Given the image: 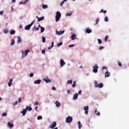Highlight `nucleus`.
<instances>
[{"mask_svg": "<svg viewBox=\"0 0 129 129\" xmlns=\"http://www.w3.org/2000/svg\"><path fill=\"white\" fill-rule=\"evenodd\" d=\"M37 109H38V107H35V110H37Z\"/></svg>", "mask_w": 129, "mask_h": 129, "instance_id": "63", "label": "nucleus"}, {"mask_svg": "<svg viewBox=\"0 0 129 129\" xmlns=\"http://www.w3.org/2000/svg\"><path fill=\"white\" fill-rule=\"evenodd\" d=\"M40 29H41V33H43L44 31H45V28L43 27H40Z\"/></svg>", "mask_w": 129, "mask_h": 129, "instance_id": "32", "label": "nucleus"}, {"mask_svg": "<svg viewBox=\"0 0 129 129\" xmlns=\"http://www.w3.org/2000/svg\"><path fill=\"white\" fill-rule=\"evenodd\" d=\"M8 127H10V128H12V127H14V124H12L11 122H8Z\"/></svg>", "mask_w": 129, "mask_h": 129, "instance_id": "12", "label": "nucleus"}, {"mask_svg": "<svg viewBox=\"0 0 129 129\" xmlns=\"http://www.w3.org/2000/svg\"><path fill=\"white\" fill-rule=\"evenodd\" d=\"M38 104H39V102H35L34 103V105H38Z\"/></svg>", "mask_w": 129, "mask_h": 129, "instance_id": "54", "label": "nucleus"}, {"mask_svg": "<svg viewBox=\"0 0 129 129\" xmlns=\"http://www.w3.org/2000/svg\"><path fill=\"white\" fill-rule=\"evenodd\" d=\"M30 52V50L27 49L25 51V52L22 51V57L24 58V57H26L27 55H28V53Z\"/></svg>", "mask_w": 129, "mask_h": 129, "instance_id": "5", "label": "nucleus"}, {"mask_svg": "<svg viewBox=\"0 0 129 129\" xmlns=\"http://www.w3.org/2000/svg\"><path fill=\"white\" fill-rule=\"evenodd\" d=\"M44 17H42L41 18H38V20H37L38 22H41V21H43V20H44Z\"/></svg>", "mask_w": 129, "mask_h": 129, "instance_id": "31", "label": "nucleus"}, {"mask_svg": "<svg viewBox=\"0 0 129 129\" xmlns=\"http://www.w3.org/2000/svg\"><path fill=\"white\" fill-rule=\"evenodd\" d=\"M41 27H42V26H41V25H39L38 27L40 29V28H41Z\"/></svg>", "mask_w": 129, "mask_h": 129, "instance_id": "62", "label": "nucleus"}, {"mask_svg": "<svg viewBox=\"0 0 129 129\" xmlns=\"http://www.w3.org/2000/svg\"><path fill=\"white\" fill-rule=\"evenodd\" d=\"M94 84H95V87L96 88H97V87H98V84H97V81H94Z\"/></svg>", "mask_w": 129, "mask_h": 129, "instance_id": "28", "label": "nucleus"}, {"mask_svg": "<svg viewBox=\"0 0 129 129\" xmlns=\"http://www.w3.org/2000/svg\"><path fill=\"white\" fill-rule=\"evenodd\" d=\"M95 113L97 115V116H100V112L99 111H97V109H96L95 111Z\"/></svg>", "mask_w": 129, "mask_h": 129, "instance_id": "15", "label": "nucleus"}, {"mask_svg": "<svg viewBox=\"0 0 129 129\" xmlns=\"http://www.w3.org/2000/svg\"><path fill=\"white\" fill-rule=\"evenodd\" d=\"M63 45V42H60L57 44V46L60 47V46H62Z\"/></svg>", "mask_w": 129, "mask_h": 129, "instance_id": "41", "label": "nucleus"}, {"mask_svg": "<svg viewBox=\"0 0 129 129\" xmlns=\"http://www.w3.org/2000/svg\"><path fill=\"white\" fill-rule=\"evenodd\" d=\"M26 110H28V111H31V110H32V108L31 107H29V106H27L26 107Z\"/></svg>", "mask_w": 129, "mask_h": 129, "instance_id": "18", "label": "nucleus"}, {"mask_svg": "<svg viewBox=\"0 0 129 129\" xmlns=\"http://www.w3.org/2000/svg\"><path fill=\"white\" fill-rule=\"evenodd\" d=\"M98 44H101V43H102V42L101 41V39H98Z\"/></svg>", "mask_w": 129, "mask_h": 129, "instance_id": "47", "label": "nucleus"}, {"mask_svg": "<svg viewBox=\"0 0 129 129\" xmlns=\"http://www.w3.org/2000/svg\"><path fill=\"white\" fill-rule=\"evenodd\" d=\"M67 93H68V94H70V90H67Z\"/></svg>", "mask_w": 129, "mask_h": 129, "instance_id": "58", "label": "nucleus"}, {"mask_svg": "<svg viewBox=\"0 0 129 129\" xmlns=\"http://www.w3.org/2000/svg\"><path fill=\"white\" fill-rule=\"evenodd\" d=\"M35 23V21H33L30 24H29L25 26V29L28 31V30H30L31 29V27H32V25H34V23Z\"/></svg>", "mask_w": 129, "mask_h": 129, "instance_id": "2", "label": "nucleus"}, {"mask_svg": "<svg viewBox=\"0 0 129 129\" xmlns=\"http://www.w3.org/2000/svg\"><path fill=\"white\" fill-rule=\"evenodd\" d=\"M106 10H103V9H102L100 13H103V14H106Z\"/></svg>", "mask_w": 129, "mask_h": 129, "instance_id": "35", "label": "nucleus"}, {"mask_svg": "<svg viewBox=\"0 0 129 129\" xmlns=\"http://www.w3.org/2000/svg\"><path fill=\"white\" fill-rule=\"evenodd\" d=\"M39 30L40 28L39 27H36V26H34L33 28V31H39Z\"/></svg>", "mask_w": 129, "mask_h": 129, "instance_id": "23", "label": "nucleus"}, {"mask_svg": "<svg viewBox=\"0 0 129 129\" xmlns=\"http://www.w3.org/2000/svg\"><path fill=\"white\" fill-rule=\"evenodd\" d=\"M72 15V12L70 13H67L66 16V17H70V16H71Z\"/></svg>", "mask_w": 129, "mask_h": 129, "instance_id": "39", "label": "nucleus"}, {"mask_svg": "<svg viewBox=\"0 0 129 129\" xmlns=\"http://www.w3.org/2000/svg\"><path fill=\"white\" fill-rule=\"evenodd\" d=\"M118 65L119 66V67H121V62L120 61H118Z\"/></svg>", "mask_w": 129, "mask_h": 129, "instance_id": "43", "label": "nucleus"}, {"mask_svg": "<svg viewBox=\"0 0 129 129\" xmlns=\"http://www.w3.org/2000/svg\"><path fill=\"white\" fill-rule=\"evenodd\" d=\"M2 115H3V116H7V113H3L2 114Z\"/></svg>", "mask_w": 129, "mask_h": 129, "instance_id": "50", "label": "nucleus"}, {"mask_svg": "<svg viewBox=\"0 0 129 129\" xmlns=\"http://www.w3.org/2000/svg\"><path fill=\"white\" fill-rule=\"evenodd\" d=\"M18 41H17V43H21L22 42V38H21V37L20 36H18Z\"/></svg>", "mask_w": 129, "mask_h": 129, "instance_id": "25", "label": "nucleus"}, {"mask_svg": "<svg viewBox=\"0 0 129 129\" xmlns=\"http://www.w3.org/2000/svg\"><path fill=\"white\" fill-rule=\"evenodd\" d=\"M60 64L61 67H63L65 64V61L63 59H60Z\"/></svg>", "mask_w": 129, "mask_h": 129, "instance_id": "11", "label": "nucleus"}, {"mask_svg": "<svg viewBox=\"0 0 129 129\" xmlns=\"http://www.w3.org/2000/svg\"><path fill=\"white\" fill-rule=\"evenodd\" d=\"M83 67H82V66H80V67H79V68H83Z\"/></svg>", "mask_w": 129, "mask_h": 129, "instance_id": "64", "label": "nucleus"}, {"mask_svg": "<svg viewBox=\"0 0 129 129\" xmlns=\"http://www.w3.org/2000/svg\"><path fill=\"white\" fill-rule=\"evenodd\" d=\"M108 40V35H106L104 39L105 42H107Z\"/></svg>", "mask_w": 129, "mask_h": 129, "instance_id": "34", "label": "nucleus"}, {"mask_svg": "<svg viewBox=\"0 0 129 129\" xmlns=\"http://www.w3.org/2000/svg\"><path fill=\"white\" fill-rule=\"evenodd\" d=\"M64 30L63 31H58L57 30L56 31V35H58L60 36V35H62V34H64Z\"/></svg>", "mask_w": 129, "mask_h": 129, "instance_id": "9", "label": "nucleus"}, {"mask_svg": "<svg viewBox=\"0 0 129 129\" xmlns=\"http://www.w3.org/2000/svg\"><path fill=\"white\" fill-rule=\"evenodd\" d=\"M60 18H61V13L60 12L57 11L55 16V20L56 22H59V20H60Z\"/></svg>", "mask_w": 129, "mask_h": 129, "instance_id": "1", "label": "nucleus"}, {"mask_svg": "<svg viewBox=\"0 0 129 129\" xmlns=\"http://www.w3.org/2000/svg\"><path fill=\"white\" fill-rule=\"evenodd\" d=\"M64 3H65V1L64 0L60 4V5L61 7L63 6V5H64Z\"/></svg>", "mask_w": 129, "mask_h": 129, "instance_id": "46", "label": "nucleus"}, {"mask_svg": "<svg viewBox=\"0 0 129 129\" xmlns=\"http://www.w3.org/2000/svg\"><path fill=\"white\" fill-rule=\"evenodd\" d=\"M4 14V11H0V15L2 16Z\"/></svg>", "mask_w": 129, "mask_h": 129, "instance_id": "57", "label": "nucleus"}, {"mask_svg": "<svg viewBox=\"0 0 129 129\" xmlns=\"http://www.w3.org/2000/svg\"><path fill=\"white\" fill-rule=\"evenodd\" d=\"M104 69H106V70H107V68L106 67H103L102 68V70H104Z\"/></svg>", "mask_w": 129, "mask_h": 129, "instance_id": "48", "label": "nucleus"}, {"mask_svg": "<svg viewBox=\"0 0 129 129\" xmlns=\"http://www.w3.org/2000/svg\"><path fill=\"white\" fill-rule=\"evenodd\" d=\"M14 45H15V39H12L11 43V46H14Z\"/></svg>", "mask_w": 129, "mask_h": 129, "instance_id": "29", "label": "nucleus"}, {"mask_svg": "<svg viewBox=\"0 0 129 129\" xmlns=\"http://www.w3.org/2000/svg\"><path fill=\"white\" fill-rule=\"evenodd\" d=\"M54 47V41L51 43V46L48 47V50H51L52 48Z\"/></svg>", "mask_w": 129, "mask_h": 129, "instance_id": "22", "label": "nucleus"}, {"mask_svg": "<svg viewBox=\"0 0 129 129\" xmlns=\"http://www.w3.org/2000/svg\"><path fill=\"white\" fill-rule=\"evenodd\" d=\"M42 39L43 43H45V42H46V38H45V37L42 36Z\"/></svg>", "mask_w": 129, "mask_h": 129, "instance_id": "37", "label": "nucleus"}, {"mask_svg": "<svg viewBox=\"0 0 129 129\" xmlns=\"http://www.w3.org/2000/svg\"><path fill=\"white\" fill-rule=\"evenodd\" d=\"M72 120H73V118H72V116H69L67 117L66 122L71 123L72 122Z\"/></svg>", "mask_w": 129, "mask_h": 129, "instance_id": "3", "label": "nucleus"}, {"mask_svg": "<svg viewBox=\"0 0 129 129\" xmlns=\"http://www.w3.org/2000/svg\"><path fill=\"white\" fill-rule=\"evenodd\" d=\"M42 118H43V117H42V116H38L37 117V119L39 120L40 119H42Z\"/></svg>", "mask_w": 129, "mask_h": 129, "instance_id": "44", "label": "nucleus"}, {"mask_svg": "<svg viewBox=\"0 0 129 129\" xmlns=\"http://www.w3.org/2000/svg\"><path fill=\"white\" fill-rule=\"evenodd\" d=\"M82 92V91L81 90H80L78 92V94H80Z\"/></svg>", "mask_w": 129, "mask_h": 129, "instance_id": "60", "label": "nucleus"}, {"mask_svg": "<svg viewBox=\"0 0 129 129\" xmlns=\"http://www.w3.org/2000/svg\"><path fill=\"white\" fill-rule=\"evenodd\" d=\"M4 32L5 34H8V33H9V30L8 29H5Z\"/></svg>", "mask_w": 129, "mask_h": 129, "instance_id": "45", "label": "nucleus"}, {"mask_svg": "<svg viewBox=\"0 0 129 129\" xmlns=\"http://www.w3.org/2000/svg\"><path fill=\"white\" fill-rule=\"evenodd\" d=\"M79 128H81L82 127V124H81V122H78Z\"/></svg>", "mask_w": 129, "mask_h": 129, "instance_id": "30", "label": "nucleus"}, {"mask_svg": "<svg viewBox=\"0 0 129 129\" xmlns=\"http://www.w3.org/2000/svg\"><path fill=\"white\" fill-rule=\"evenodd\" d=\"M22 101V98H19L18 99V102H21Z\"/></svg>", "mask_w": 129, "mask_h": 129, "instance_id": "53", "label": "nucleus"}, {"mask_svg": "<svg viewBox=\"0 0 129 129\" xmlns=\"http://www.w3.org/2000/svg\"><path fill=\"white\" fill-rule=\"evenodd\" d=\"M75 86H76V81H74L72 85V87H75Z\"/></svg>", "mask_w": 129, "mask_h": 129, "instance_id": "40", "label": "nucleus"}, {"mask_svg": "<svg viewBox=\"0 0 129 129\" xmlns=\"http://www.w3.org/2000/svg\"><path fill=\"white\" fill-rule=\"evenodd\" d=\"M71 40H75L76 39V34H73L71 36Z\"/></svg>", "mask_w": 129, "mask_h": 129, "instance_id": "20", "label": "nucleus"}, {"mask_svg": "<svg viewBox=\"0 0 129 129\" xmlns=\"http://www.w3.org/2000/svg\"><path fill=\"white\" fill-rule=\"evenodd\" d=\"M33 76H34V74L33 73H31L30 74V77H33Z\"/></svg>", "mask_w": 129, "mask_h": 129, "instance_id": "52", "label": "nucleus"}, {"mask_svg": "<svg viewBox=\"0 0 129 129\" xmlns=\"http://www.w3.org/2000/svg\"><path fill=\"white\" fill-rule=\"evenodd\" d=\"M12 82H13V79H11L9 80V82L8 83V85L9 87H11V86H12V84H13Z\"/></svg>", "mask_w": 129, "mask_h": 129, "instance_id": "13", "label": "nucleus"}, {"mask_svg": "<svg viewBox=\"0 0 129 129\" xmlns=\"http://www.w3.org/2000/svg\"><path fill=\"white\" fill-rule=\"evenodd\" d=\"M56 125H57V123L56 122L54 121L52 124L49 126L50 128H54V127H56Z\"/></svg>", "mask_w": 129, "mask_h": 129, "instance_id": "7", "label": "nucleus"}, {"mask_svg": "<svg viewBox=\"0 0 129 129\" xmlns=\"http://www.w3.org/2000/svg\"><path fill=\"white\" fill-rule=\"evenodd\" d=\"M72 80H68V82H67V84H72Z\"/></svg>", "mask_w": 129, "mask_h": 129, "instance_id": "36", "label": "nucleus"}, {"mask_svg": "<svg viewBox=\"0 0 129 129\" xmlns=\"http://www.w3.org/2000/svg\"><path fill=\"white\" fill-rule=\"evenodd\" d=\"M91 32H92L91 29H89V28H87L86 30V33H87L88 34H90Z\"/></svg>", "mask_w": 129, "mask_h": 129, "instance_id": "16", "label": "nucleus"}, {"mask_svg": "<svg viewBox=\"0 0 129 129\" xmlns=\"http://www.w3.org/2000/svg\"><path fill=\"white\" fill-rule=\"evenodd\" d=\"M75 46V44H71L69 46V48H71V47H74Z\"/></svg>", "mask_w": 129, "mask_h": 129, "instance_id": "49", "label": "nucleus"}, {"mask_svg": "<svg viewBox=\"0 0 129 129\" xmlns=\"http://www.w3.org/2000/svg\"><path fill=\"white\" fill-rule=\"evenodd\" d=\"M110 76V73L108 72V71H107L105 73V77L106 78V77H109Z\"/></svg>", "mask_w": 129, "mask_h": 129, "instance_id": "10", "label": "nucleus"}, {"mask_svg": "<svg viewBox=\"0 0 129 129\" xmlns=\"http://www.w3.org/2000/svg\"><path fill=\"white\" fill-rule=\"evenodd\" d=\"M105 22H107L108 21V17L107 16H106L104 18Z\"/></svg>", "mask_w": 129, "mask_h": 129, "instance_id": "42", "label": "nucleus"}, {"mask_svg": "<svg viewBox=\"0 0 129 129\" xmlns=\"http://www.w3.org/2000/svg\"><path fill=\"white\" fill-rule=\"evenodd\" d=\"M10 34L11 35H15V34H16V31L14 30H11L10 31Z\"/></svg>", "mask_w": 129, "mask_h": 129, "instance_id": "27", "label": "nucleus"}, {"mask_svg": "<svg viewBox=\"0 0 129 129\" xmlns=\"http://www.w3.org/2000/svg\"><path fill=\"white\" fill-rule=\"evenodd\" d=\"M41 83V80H37L34 81L35 84H40Z\"/></svg>", "mask_w": 129, "mask_h": 129, "instance_id": "21", "label": "nucleus"}, {"mask_svg": "<svg viewBox=\"0 0 129 129\" xmlns=\"http://www.w3.org/2000/svg\"><path fill=\"white\" fill-rule=\"evenodd\" d=\"M42 8H43V9H47V8H48V5H43Z\"/></svg>", "mask_w": 129, "mask_h": 129, "instance_id": "38", "label": "nucleus"}, {"mask_svg": "<svg viewBox=\"0 0 129 129\" xmlns=\"http://www.w3.org/2000/svg\"><path fill=\"white\" fill-rule=\"evenodd\" d=\"M12 3H16V0H12Z\"/></svg>", "mask_w": 129, "mask_h": 129, "instance_id": "61", "label": "nucleus"}, {"mask_svg": "<svg viewBox=\"0 0 129 129\" xmlns=\"http://www.w3.org/2000/svg\"><path fill=\"white\" fill-rule=\"evenodd\" d=\"M28 3V0H25L24 2H20V5H26Z\"/></svg>", "mask_w": 129, "mask_h": 129, "instance_id": "24", "label": "nucleus"}, {"mask_svg": "<svg viewBox=\"0 0 129 129\" xmlns=\"http://www.w3.org/2000/svg\"><path fill=\"white\" fill-rule=\"evenodd\" d=\"M102 49H104V47L103 46H100V47H99V49H100V50H102Z\"/></svg>", "mask_w": 129, "mask_h": 129, "instance_id": "55", "label": "nucleus"}, {"mask_svg": "<svg viewBox=\"0 0 129 129\" xmlns=\"http://www.w3.org/2000/svg\"><path fill=\"white\" fill-rule=\"evenodd\" d=\"M52 90H56V88L54 87H52Z\"/></svg>", "mask_w": 129, "mask_h": 129, "instance_id": "59", "label": "nucleus"}, {"mask_svg": "<svg viewBox=\"0 0 129 129\" xmlns=\"http://www.w3.org/2000/svg\"><path fill=\"white\" fill-rule=\"evenodd\" d=\"M84 110H85V114L87 115L88 114V109H89V107H88V106H84Z\"/></svg>", "mask_w": 129, "mask_h": 129, "instance_id": "6", "label": "nucleus"}, {"mask_svg": "<svg viewBox=\"0 0 129 129\" xmlns=\"http://www.w3.org/2000/svg\"><path fill=\"white\" fill-rule=\"evenodd\" d=\"M98 87H99V88H102V87H103V84L102 83H100L98 85Z\"/></svg>", "mask_w": 129, "mask_h": 129, "instance_id": "26", "label": "nucleus"}, {"mask_svg": "<svg viewBox=\"0 0 129 129\" xmlns=\"http://www.w3.org/2000/svg\"><path fill=\"white\" fill-rule=\"evenodd\" d=\"M27 110L26 109H24L23 111H21V113L23 114V115H26V113H27Z\"/></svg>", "mask_w": 129, "mask_h": 129, "instance_id": "17", "label": "nucleus"}, {"mask_svg": "<svg viewBox=\"0 0 129 129\" xmlns=\"http://www.w3.org/2000/svg\"><path fill=\"white\" fill-rule=\"evenodd\" d=\"M98 68L99 67L97 66V64H95L93 67V72L94 73H97L98 72Z\"/></svg>", "mask_w": 129, "mask_h": 129, "instance_id": "4", "label": "nucleus"}, {"mask_svg": "<svg viewBox=\"0 0 129 129\" xmlns=\"http://www.w3.org/2000/svg\"><path fill=\"white\" fill-rule=\"evenodd\" d=\"M44 81L46 82V83H50L52 82V81L50 79H49V78L48 77H46L45 78L43 79Z\"/></svg>", "mask_w": 129, "mask_h": 129, "instance_id": "8", "label": "nucleus"}, {"mask_svg": "<svg viewBox=\"0 0 129 129\" xmlns=\"http://www.w3.org/2000/svg\"><path fill=\"white\" fill-rule=\"evenodd\" d=\"M17 104H18V101H16L13 104V105H14V106L17 105Z\"/></svg>", "mask_w": 129, "mask_h": 129, "instance_id": "51", "label": "nucleus"}, {"mask_svg": "<svg viewBox=\"0 0 129 129\" xmlns=\"http://www.w3.org/2000/svg\"><path fill=\"white\" fill-rule=\"evenodd\" d=\"M77 98H78V94L76 93L75 94V95H74V96H73V99H74V100H76V99H77Z\"/></svg>", "mask_w": 129, "mask_h": 129, "instance_id": "14", "label": "nucleus"}, {"mask_svg": "<svg viewBox=\"0 0 129 129\" xmlns=\"http://www.w3.org/2000/svg\"><path fill=\"white\" fill-rule=\"evenodd\" d=\"M42 54H45V49H43L42 50Z\"/></svg>", "mask_w": 129, "mask_h": 129, "instance_id": "56", "label": "nucleus"}, {"mask_svg": "<svg viewBox=\"0 0 129 129\" xmlns=\"http://www.w3.org/2000/svg\"><path fill=\"white\" fill-rule=\"evenodd\" d=\"M55 104H56V106H57V107H60V105H61V103L59 102V101H56L55 102Z\"/></svg>", "mask_w": 129, "mask_h": 129, "instance_id": "19", "label": "nucleus"}, {"mask_svg": "<svg viewBox=\"0 0 129 129\" xmlns=\"http://www.w3.org/2000/svg\"><path fill=\"white\" fill-rule=\"evenodd\" d=\"M96 23L95 24V26H96V25H97V24H98V23L99 22V18L95 20Z\"/></svg>", "mask_w": 129, "mask_h": 129, "instance_id": "33", "label": "nucleus"}]
</instances>
